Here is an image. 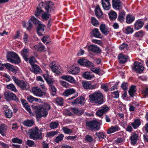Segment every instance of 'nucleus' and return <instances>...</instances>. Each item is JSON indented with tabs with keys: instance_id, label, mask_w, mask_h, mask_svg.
<instances>
[{
	"instance_id": "nucleus-54",
	"label": "nucleus",
	"mask_w": 148,
	"mask_h": 148,
	"mask_svg": "<svg viewBox=\"0 0 148 148\" xmlns=\"http://www.w3.org/2000/svg\"><path fill=\"white\" fill-rule=\"evenodd\" d=\"M30 21L35 24H39L40 22L39 21L38 19L35 18L34 16H32L30 19Z\"/></svg>"
},
{
	"instance_id": "nucleus-18",
	"label": "nucleus",
	"mask_w": 148,
	"mask_h": 148,
	"mask_svg": "<svg viewBox=\"0 0 148 148\" xmlns=\"http://www.w3.org/2000/svg\"><path fill=\"white\" fill-rule=\"evenodd\" d=\"M21 54L26 61L27 62L28 61L29 58H28V57L29 53L27 49H23L21 51Z\"/></svg>"
},
{
	"instance_id": "nucleus-58",
	"label": "nucleus",
	"mask_w": 148,
	"mask_h": 148,
	"mask_svg": "<svg viewBox=\"0 0 148 148\" xmlns=\"http://www.w3.org/2000/svg\"><path fill=\"white\" fill-rule=\"evenodd\" d=\"M12 141L15 143H17L20 144L22 143V141L21 139L18 138H15L12 139Z\"/></svg>"
},
{
	"instance_id": "nucleus-33",
	"label": "nucleus",
	"mask_w": 148,
	"mask_h": 148,
	"mask_svg": "<svg viewBox=\"0 0 148 148\" xmlns=\"http://www.w3.org/2000/svg\"><path fill=\"white\" fill-rule=\"evenodd\" d=\"M32 71L35 73L38 74L41 73V71L38 66L35 64L32 65Z\"/></svg>"
},
{
	"instance_id": "nucleus-13",
	"label": "nucleus",
	"mask_w": 148,
	"mask_h": 148,
	"mask_svg": "<svg viewBox=\"0 0 148 148\" xmlns=\"http://www.w3.org/2000/svg\"><path fill=\"white\" fill-rule=\"evenodd\" d=\"M4 113L5 117L8 118H11L13 115V112L7 105H4L3 107Z\"/></svg>"
},
{
	"instance_id": "nucleus-15",
	"label": "nucleus",
	"mask_w": 148,
	"mask_h": 148,
	"mask_svg": "<svg viewBox=\"0 0 148 148\" xmlns=\"http://www.w3.org/2000/svg\"><path fill=\"white\" fill-rule=\"evenodd\" d=\"M84 103V98L83 97H78L71 102L73 105H76L79 104L83 105Z\"/></svg>"
},
{
	"instance_id": "nucleus-57",
	"label": "nucleus",
	"mask_w": 148,
	"mask_h": 148,
	"mask_svg": "<svg viewBox=\"0 0 148 148\" xmlns=\"http://www.w3.org/2000/svg\"><path fill=\"white\" fill-rule=\"evenodd\" d=\"M91 71H93V72L98 74L99 75H101L100 73L101 72V69H99L98 68H92L91 69Z\"/></svg>"
},
{
	"instance_id": "nucleus-37",
	"label": "nucleus",
	"mask_w": 148,
	"mask_h": 148,
	"mask_svg": "<svg viewBox=\"0 0 148 148\" xmlns=\"http://www.w3.org/2000/svg\"><path fill=\"white\" fill-rule=\"evenodd\" d=\"M120 128L117 125L112 126L111 128L108 130L107 133L108 134H110L117 131Z\"/></svg>"
},
{
	"instance_id": "nucleus-29",
	"label": "nucleus",
	"mask_w": 148,
	"mask_h": 148,
	"mask_svg": "<svg viewBox=\"0 0 148 148\" xmlns=\"http://www.w3.org/2000/svg\"><path fill=\"white\" fill-rule=\"evenodd\" d=\"M34 49L36 51L39 52H42L44 50L45 47L41 43H39L35 45Z\"/></svg>"
},
{
	"instance_id": "nucleus-17",
	"label": "nucleus",
	"mask_w": 148,
	"mask_h": 148,
	"mask_svg": "<svg viewBox=\"0 0 148 148\" xmlns=\"http://www.w3.org/2000/svg\"><path fill=\"white\" fill-rule=\"evenodd\" d=\"M108 110L109 108L107 106L102 107L96 112V114L97 116L101 117Z\"/></svg>"
},
{
	"instance_id": "nucleus-41",
	"label": "nucleus",
	"mask_w": 148,
	"mask_h": 148,
	"mask_svg": "<svg viewBox=\"0 0 148 148\" xmlns=\"http://www.w3.org/2000/svg\"><path fill=\"white\" fill-rule=\"evenodd\" d=\"M67 70L70 73L72 74L77 73L79 72V70L77 67L73 68L72 69L68 68Z\"/></svg>"
},
{
	"instance_id": "nucleus-63",
	"label": "nucleus",
	"mask_w": 148,
	"mask_h": 148,
	"mask_svg": "<svg viewBox=\"0 0 148 148\" xmlns=\"http://www.w3.org/2000/svg\"><path fill=\"white\" fill-rule=\"evenodd\" d=\"M25 144L27 145L29 147H32L34 145V141H32L29 140H27L25 142Z\"/></svg>"
},
{
	"instance_id": "nucleus-1",
	"label": "nucleus",
	"mask_w": 148,
	"mask_h": 148,
	"mask_svg": "<svg viewBox=\"0 0 148 148\" xmlns=\"http://www.w3.org/2000/svg\"><path fill=\"white\" fill-rule=\"evenodd\" d=\"M89 97L90 101L92 103L101 105L104 101L103 95L100 92H95L90 95Z\"/></svg>"
},
{
	"instance_id": "nucleus-20",
	"label": "nucleus",
	"mask_w": 148,
	"mask_h": 148,
	"mask_svg": "<svg viewBox=\"0 0 148 148\" xmlns=\"http://www.w3.org/2000/svg\"><path fill=\"white\" fill-rule=\"evenodd\" d=\"M89 50L95 53H99L101 50L96 45H91L88 47Z\"/></svg>"
},
{
	"instance_id": "nucleus-59",
	"label": "nucleus",
	"mask_w": 148,
	"mask_h": 148,
	"mask_svg": "<svg viewBox=\"0 0 148 148\" xmlns=\"http://www.w3.org/2000/svg\"><path fill=\"white\" fill-rule=\"evenodd\" d=\"M42 106H43L41 108H42L43 109L47 111L50 110L51 109L50 106L49 104L47 103L44 104Z\"/></svg>"
},
{
	"instance_id": "nucleus-3",
	"label": "nucleus",
	"mask_w": 148,
	"mask_h": 148,
	"mask_svg": "<svg viewBox=\"0 0 148 148\" xmlns=\"http://www.w3.org/2000/svg\"><path fill=\"white\" fill-rule=\"evenodd\" d=\"M6 57L8 60L12 63L18 64L21 62L18 55L14 52H8Z\"/></svg>"
},
{
	"instance_id": "nucleus-8",
	"label": "nucleus",
	"mask_w": 148,
	"mask_h": 148,
	"mask_svg": "<svg viewBox=\"0 0 148 148\" xmlns=\"http://www.w3.org/2000/svg\"><path fill=\"white\" fill-rule=\"evenodd\" d=\"M51 71L56 74H58L62 71L61 67L56 62H53L49 65Z\"/></svg>"
},
{
	"instance_id": "nucleus-52",
	"label": "nucleus",
	"mask_w": 148,
	"mask_h": 148,
	"mask_svg": "<svg viewBox=\"0 0 148 148\" xmlns=\"http://www.w3.org/2000/svg\"><path fill=\"white\" fill-rule=\"evenodd\" d=\"M49 37L46 36H44L42 39V40L45 44L47 45L49 43Z\"/></svg>"
},
{
	"instance_id": "nucleus-28",
	"label": "nucleus",
	"mask_w": 148,
	"mask_h": 148,
	"mask_svg": "<svg viewBox=\"0 0 148 148\" xmlns=\"http://www.w3.org/2000/svg\"><path fill=\"white\" fill-rule=\"evenodd\" d=\"M136 86L134 85H132L130 87L128 91L129 93L130 97H133L136 91Z\"/></svg>"
},
{
	"instance_id": "nucleus-49",
	"label": "nucleus",
	"mask_w": 148,
	"mask_h": 148,
	"mask_svg": "<svg viewBox=\"0 0 148 148\" xmlns=\"http://www.w3.org/2000/svg\"><path fill=\"white\" fill-rule=\"evenodd\" d=\"M62 130L64 133L66 134H70L73 132V130L71 129H69L66 127H63Z\"/></svg>"
},
{
	"instance_id": "nucleus-11",
	"label": "nucleus",
	"mask_w": 148,
	"mask_h": 148,
	"mask_svg": "<svg viewBox=\"0 0 148 148\" xmlns=\"http://www.w3.org/2000/svg\"><path fill=\"white\" fill-rule=\"evenodd\" d=\"M77 62L80 65L85 66L88 67H93L94 66L93 63L84 58L78 60Z\"/></svg>"
},
{
	"instance_id": "nucleus-48",
	"label": "nucleus",
	"mask_w": 148,
	"mask_h": 148,
	"mask_svg": "<svg viewBox=\"0 0 148 148\" xmlns=\"http://www.w3.org/2000/svg\"><path fill=\"white\" fill-rule=\"evenodd\" d=\"M64 135L62 134H60L58 136L56 137L55 139H54L55 142L58 143L60 142H61L64 137Z\"/></svg>"
},
{
	"instance_id": "nucleus-42",
	"label": "nucleus",
	"mask_w": 148,
	"mask_h": 148,
	"mask_svg": "<svg viewBox=\"0 0 148 148\" xmlns=\"http://www.w3.org/2000/svg\"><path fill=\"white\" fill-rule=\"evenodd\" d=\"M27 99L31 103H32L34 101H37L41 100L40 99L35 98L31 95L28 96L27 97Z\"/></svg>"
},
{
	"instance_id": "nucleus-50",
	"label": "nucleus",
	"mask_w": 148,
	"mask_h": 148,
	"mask_svg": "<svg viewBox=\"0 0 148 148\" xmlns=\"http://www.w3.org/2000/svg\"><path fill=\"white\" fill-rule=\"evenodd\" d=\"M56 103L60 106H62L63 104V99L61 97H57L56 100Z\"/></svg>"
},
{
	"instance_id": "nucleus-35",
	"label": "nucleus",
	"mask_w": 148,
	"mask_h": 148,
	"mask_svg": "<svg viewBox=\"0 0 148 148\" xmlns=\"http://www.w3.org/2000/svg\"><path fill=\"white\" fill-rule=\"evenodd\" d=\"M144 23L140 21H138L135 24L134 28L136 30L141 28L143 25Z\"/></svg>"
},
{
	"instance_id": "nucleus-4",
	"label": "nucleus",
	"mask_w": 148,
	"mask_h": 148,
	"mask_svg": "<svg viewBox=\"0 0 148 148\" xmlns=\"http://www.w3.org/2000/svg\"><path fill=\"white\" fill-rule=\"evenodd\" d=\"M86 126L92 131L98 130L100 127L99 123L95 120L86 121Z\"/></svg>"
},
{
	"instance_id": "nucleus-16",
	"label": "nucleus",
	"mask_w": 148,
	"mask_h": 148,
	"mask_svg": "<svg viewBox=\"0 0 148 148\" xmlns=\"http://www.w3.org/2000/svg\"><path fill=\"white\" fill-rule=\"evenodd\" d=\"M101 3L102 7L105 10H108L111 8L110 0H101Z\"/></svg>"
},
{
	"instance_id": "nucleus-12",
	"label": "nucleus",
	"mask_w": 148,
	"mask_h": 148,
	"mask_svg": "<svg viewBox=\"0 0 148 148\" xmlns=\"http://www.w3.org/2000/svg\"><path fill=\"white\" fill-rule=\"evenodd\" d=\"M32 91L35 96L41 97L45 95V92L42 90L41 89L38 87H34L32 88Z\"/></svg>"
},
{
	"instance_id": "nucleus-10",
	"label": "nucleus",
	"mask_w": 148,
	"mask_h": 148,
	"mask_svg": "<svg viewBox=\"0 0 148 148\" xmlns=\"http://www.w3.org/2000/svg\"><path fill=\"white\" fill-rule=\"evenodd\" d=\"M36 116L38 117H46L48 114V112L45 110L43 109L41 107L37 109L35 112Z\"/></svg>"
},
{
	"instance_id": "nucleus-62",
	"label": "nucleus",
	"mask_w": 148,
	"mask_h": 148,
	"mask_svg": "<svg viewBox=\"0 0 148 148\" xmlns=\"http://www.w3.org/2000/svg\"><path fill=\"white\" fill-rule=\"evenodd\" d=\"M144 32L143 31H140L136 33L135 36L136 37H141L143 36Z\"/></svg>"
},
{
	"instance_id": "nucleus-60",
	"label": "nucleus",
	"mask_w": 148,
	"mask_h": 148,
	"mask_svg": "<svg viewBox=\"0 0 148 148\" xmlns=\"http://www.w3.org/2000/svg\"><path fill=\"white\" fill-rule=\"evenodd\" d=\"M28 61H29V62L32 66L35 64H34V63H35L36 59L34 57L32 56L31 57L29 58Z\"/></svg>"
},
{
	"instance_id": "nucleus-31",
	"label": "nucleus",
	"mask_w": 148,
	"mask_h": 148,
	"mask_svg": "<svg viewBox=\"0 0 148 148\" xmlns=\"http://www.w3.org/2000/svg\"><path fill=\"white\" fill-rule=\"evenodd\" d=\"M75 91L73 89L69 88L64 90L63 95L64 96H68L75 92Z\"/></svg>"
},
{
	"instance_id": "nucleus-43",
	"label": "nucleus",
	"mask_w": 148,
	"mask_h": 148,
	"mask_svg": "<svg viewBox=\"0 0 148 148\" xmlns=\"http://www.w3.org/2000/svg\"><path fill=\"white\" fill-rule=\"evenodd\" d=\"M42 7L39 6V4L38 5V7L36 8L34 13V14L36 17H37L39 16L41 14V13L43 12V11L42 9Z\"/></svg>"
},
{
	"instance_id": "nucleus-36",
	"label": "nucleus",
	"mask_w": 148,
	"mask_h": 148,
	"mask_svg": "<svg viewBox=\"0 0 148 148\" xmlns=\"http://www.w3.org/2000/svg\"><path fill=\"white\" fill-rule=\"evenodd\" d=\"M110 19L112 20H115L117 17L116 13L113 11H111L108 14Z\"/></svg>"
},
{
	"instance_id": "nucleus-14",
	"label": "nucleus",
	"mask_w": 148,
	"mask_h": 148,
	"mask_svg": "<svg viewBox=\"0 0 148 148\" xmlns=\"http://www.w3.org/2000/svg\"><path fill=\"white\" fill-rule=\"evenodd\" d=\"M112 7L115 10H120L122 9L123 5L122 3L120 0H112Z\"/></svg>"
},
{
	"instance_id": "nucleus-21",
	"label": "nucleus",
	"mask_w": 148,
	"mask_h": 148,
	"mask_svg": "<svg viewBox=\"0 0 148 148\" xmlns=\"http://www.w3.org/2000/svg\"><path fill=\"white\" fill-rule=\"evenodd\" d=\"M99 29L101 32L104 35H106L109 33L108 29L105 24H101L100 25Z\"/></svg>"
},
{
	"instance_id": "nucleus-47",
	"label": "nucleus",
	"mask_w": 148,
	"mask_h": 148,
	"mask_svg": "<svg viewBox=\"0 0 148 148\" xmlns=\"http://www.w3.org/2000/svg\"><path fill=\"white\" fill-rule=\"evenodd\" d=\"M90 19L91 23L93 25L97 27L99 25V21L95 17H91Z\"/></svg>"
},
{
	"instance_id": "nucleus-27",
	"label": "nucleus",
	"mask_w": 148,
	"mask_h": 148,
	"mask_svg": "<svg viewBox=\"0 0 148 148\" xmlns=\"http://www.w3.org/2000/svg\"><path fill=\"white\" fill-rule=\"evenodd\" d=\"M95 12L96 15L98 18L101 17L103 15V13L102 12L99 5L96 6L95 10Z\"/></svg>"
},
{
	"instance_id": "nucleus-61",
	"label": "nucleus",
	"mask_w": 148,
	"mask_h": 148,
	"mask_svg": "<svg viewBox=\"0 0 148 148\" xmlns=\"http://www.w3.org/2000/svg\"><path fill=\"white\" fill-rule=\"evenodd\" d=\"M121 88L124 90H126L128 88V84L127 82H123L121 85Z\"/></svg>"
},
{
	"instance_id": "nucleus-53",
	"label": "nucleus",
	"mask_w": 148,
	"mask_h": 148,
	"mask_svg": "<svg viewBox=\"0 0 148 148\" xmlns=\"http://www.w3.org/2000/svg\"><path fill=\"white\" fill-rule=\"evenodd\" d=\"M48 13L46 12L42 14V17L43 20H47L49 18L50 15Z\"/></svg>"
},
{
	"instance_id": "nucleus-32",
	"label": "nucleus",
	"mask_w": 148,
	"mask_h": 148,
	"mask_svg": "<svg viewBox=\"0 0 148 148\" xmlns=\"http://www.w3.org/2000/svg\"><path fill=\"white\" fill-rule=\"evenodd\" d=\"M83 77L87 79L90 80L94 77V75L90 72H86L83 73L82 75Z\"/></svg>"
},
{
	"instance_id": "nucleus-51",
	"label": "nucleus",
	"mask_w": 148,
	"mask_h": 148,
	"mask_svg": "<svg viewBox=\"0 0 148 148\" xmlns=\"http://www.w3.org/2000/svg\"><path fill=\"white\" fill-rule=\"evenodd\" d=\"M49 90L50 92L53 96L55 95L56 94V90L54 86H49Z\"/></svg>"
},
{
	"instance_id": "nucleus-2",
	"label": "nucleus",
	"mask_w": 148,
	"mask_h": 148,
	"mask_svg": "<svg viewBox=\"0 0 148 148\" xmlns=\"http://www.w3.org/2000/svg\"><path fill=\"white\" fill-rule=\"evenodd\" d=\"M27 132L30 138L34 140H36L42 138V133L37 127L34 129H29V131Z\"/></svg>"
},
{
	"instance_id": "nucleus-7",
	"label": "nucleus",
	"mask_w": 148,
	"mask_h": 148,
	"mask_svg": "<svg viewBox=\"0 0 148 148\" xmlns=\"http://www.w3.org/2000/svg\"><path fill=\"white\" fill-rule=\"evenodd\" d=\"M4 95L5 99L7 101L14 100L16 102H19V99L16 95L9 91L5 92Z\"/></svg>"
},
{
	"instance_id": "nucleus-22",
	"label": "nucleus",
	"mask_w": 148,
	"mask_h": 148,
	"mask_svg": "<svg viewBox=\"0 0 148 148\" xmlns=\"http://www.w3.org/2000/svg\"><path fill=\"white\" fill-rule=\"evenodd\" d=\"M93 36L96 38H99L102 37V35L100 33L98 29L95 28L92 32Z\"/></svg>"
},
{
	"instance_id": "nucleus-26",
	"label": "nucleus",
	"mask_w": 148,
	"mask_h": 148,
	"mask_svg": "<svg viewBox=\"0 0 148 148\" xmlns=\"http://www.w3.org/2000/svg\"><path fill=\"white\" fill-rule=\"evenodd\" d=\"M61 78L62 79L66 80L72 83H74L75 82L74 78L70 75H63L61 76Z\"/></svg>"
},
{
	"instance_id": "nucleus-19",
	"label": "nucleus",
	"mask_w": 148,
	"mask_h": 148,
	"mask_svg": "<svg viewBox=\"0 0 148 148\" xmlns=\"http://www.w3.org/2000/svg\"><path fill=\"white\" fill-rule=\"evenodd\" d=\"M71 111L77 115L79 116L83 114L84 109H78L77 108H71Z\"/></svg>"
},
{
	"instance_id": "nucleus-55",
	"label": "nucleus",
	"mask_w": 148,
	"mask_h": 148,
	"mask_svg": "<svg viewBox=\"0 0 148 148\" xmlns=\"http://www.w3.org/2000/svg\"><path fill=\"white\" fill-rule=\"evenodd\" d=\"M45 26L41 23V22L38 24L37 27V30L41 31V32H44L45 30Z\"/></svg>"
},
{
	"instance_id": "nucleus-23",
	"label": "nucleus",
	"mask_w": 148,
	"mask_h": 148,
	"mask_svg": "<svg viewBox=\"0 0 148 148\" xmlns=\"http://www.w3.org/2000/svg\"><path fill=\"white\" fill-rule=\"evenodd\" d=\"M83 87L86 89H93L95 88V86H91L90 82L85 81L82 82Z\"/></svg>"
},
{
	"instance_id": "nucleus-39",
	"label": "nucleus",
	"mask_w": 148,
	"mask_h": 148,
	"mask_svg": "<svg viewBox=\"0 0 148 148\" xmlns=\"http://www.w3.org/2000/svg\"><path fill=\"white\" fill-rule=\"evenodd\" d=\"M141 124L140 120L136 119L134 120V122L132 123L131 125L134 129H136L139 127Z\"/></svg>"
},
{
	"instance_id": "nucleus-6",
	"label": "nucleus",
	"mask_w": 148,
	"mask_h": 148,
	"mask_svg": "<svg viewBox=\"0 0 148 148\" xmlns=\"http://www.w3.org/2000/svg\"><path fill=\"white\" fill-rule=\"evenodd\" d=\"M39 6L44 8L48 13L53 11V3L51 1L45 2V3L42 2L39 3Z\"/></svg>"
},
{
	"instance_id": "nucleus-9",
	"label": "nucleus",
	"mask_w": 148,
	"mask_h": 148,
	"mask_svg": "<svg viewBox=\"0 0 148 148\" xmlns=\"http://www.w3.org/2000/svg\"><path fill=\"white\" fill-rule=\"evenodd\" d=\"M132 69L136 73H140L143 71L144 67L142 66V63L138 62L136 61L134 63Z\"/></svg>"
},
{
	"instance_id": "nucleus-46",
	"label": "nucleus",
	"mask_w": 148,
	"mask_h": 148,
	"mask_svg": "<svg viewBox=\"0 0 148 148\" xmlns=\"http://www.w3.org/2000/svg\"><path fill=\"white\" fill-rule=\"evenodd\" d=\"M6 88L13 92H16L17 91L15 86L12 84H10L7 85Z\"/></svg>"
},
{
	"instance_id": "nucleus-25",
	"label": "nucleus",
	"mask_w": 148,
	"mask_h": 148,
	"mask_svg": "<svg viewBox=\"0 0 148 148\" xmlns=\"http://www.w3.org/2000/svg\"><path fill=\"white\" fill-rule=\"evenodd\" d=\"M118 58L120 63H125L127 61V57L123 54H119Z\"/></svg>"
},
{
	"instance_id": "nucleus-5",
	"label": "nucleus",
	"mask_w": 148,
	"mask_h": 148,
	"mask_svg": "<svg viewBox=\"0 0 148 148\" xmlns=\"http://www.w3.org/2000/svg\"><path fill=\"white\" fill-rule=\"evenodd\" d=\"M12 78L14 82L22 90H26L29 89V85L27 82L19 80L15 76H12Z\"/></svg>"
},
{
	"instance_id": "nucleus-64",
	"label": "nucleus",
	"mask_w": 148,
	"mask_h": 148,
	"mask_svg": "<svg viewBox=\"0 0 148 148\" xmlns=\"http://www.w3.org/2000/svg\"><path fill=\"white\" fill-rule=\"evenodd\" d=\"M85 140L89 142H91L93 140L92 136L88 135H87L86 136Z\"/></svg>"
},
{
	"instance_id": "nucleus-38",
	"label": "nucleus",
	"mask_w": 148,
	"mask_h": 148,
	"mask_svg": "<svg viewBox=\"0 0 148 148\" xmlns=\"http://www.w3.org/2000/svg\"><path fill=\"white\" fill-rule=\"evenodd\" d=\"M7 127L4 124H2L0 126V133L3 136H4L7 131Z\"/></svg>"
},
{
	"instance_id": "nucleus-40",
	"label": "nucleus",
	"mask_w": 148,
	"mask_h": 148,
	"mask_svg": "<svg viewBox=\"0 0 148 148\" xmlns=\"http://www.w3.org/2000/svg\"><path fill=\"white\" fill-rule=\"evenodd\" d=\"M134 19V16L131 14H129L127 16L126 22L127 23L130 24L132 22Z\"/></svg>"
},
{
	"instance_id": "nucleus-44",
	"label": "nucleus",
	"mask_w": 148,
	"mask_h": 148,
	"mask_svg": "<svg viewBox=\"0 0 148 148\" xmlns=\"http://www.w3.org/2000/svg\"><path fill=\"white\" fill-rule=\"evenodd\" d=\"M59 126L58 121L51 122L49 124V127L51 129H54L57 128Z\"/></svg>"
},
{
	"instance_id": "nucleus-24",
	"label": "nucleus",
	"mask_w": 148,
	"mask_h": 148,
	"mask_svg": "<svg viewBox=\"0 0 148 148\" xmlns=\"http://www.w3.org/2000/svg\"><path fill=\"white\" fill-rule=\"evenodd\" d=\"M138 136L136 134H133L130 137V140L131 141V144L133 145H135L137 141L138 140Z\"/></svg>"
},
{
	"instance_id": "nucleus-30",
	"label": "nucleus",
	"mask_w": 148,
	"mask_h": 148,
	"mask_svg": "<svg viewBox=\"0 0 148 148\" xmlns=\"http://www.w3.org/2000/svg\"><path fill=\"white\" fill-rule=\"evenodd\" d=\"M34 123V121L32 119H27L23 121L22 123L24 125L28 127L32 126Z\"/></svg>"
},
{
	"instance_id": "nucleus-45",
	"label": "nucleus",
	"mask_w": 148,
	"mask_h": 148,
	"mask_svg": "<svg viewBox=\"0 0 148 148\" xmlns=\"http://www.w3.org/2000/svg\"><path fill=\"white\" fill-rule=\"evenodd\" d=\"M95 134L100 140L104 139L106 137L105 133L103 132H96Z\"/></svg>"
},
{
	"instance_id": "nucleus-56",
	"label": "nucleus",
	"mask_w": 148,
	"mask_h": 148,
	"mask_svg": "<svg viewBox=\"0 0 148 148\" xmlns=\"http://www.w3.org/2000/svg\"><path fill=\"white\" fill-rule=\"evenodd\" d=\"M58 133L57 131H52L47 132V135L49 137H53Z\"/></svg>"
},
{
	"instance_id": "nucleus-34",
	"label": "nucleus",
	"mask_w": 148,
	"mask_h": 148,
	"mask_svg": "<svg viewBox=\"0 0 148 148\" xmlns=\"http://www.w3.org/2000/svg\"><path fill=\"white\" fill-rule=\"evenodd\" d=\"M125 14V12L124 11L120 12L119 13L118 20L121 22L124 21Z\"/></svg>"
}]
</instances>
